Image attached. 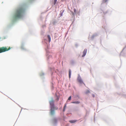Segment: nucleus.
<instances>
[{
  "mask_svg": "<svg viewBox=\"0 0 126 126\" xmlns=\"http://www.w3.org/2000/svg\"><path fill=\"white\" fill-rule=\"evenodd\" d=\"M59 98L58 97L57 99V101H58L59 100Z\"/></svg>",
  "mask_w": 126,
  "mask_h": 126,
  "instance_id": "nucleus-18",
  "label": "nucleus"
},
{
  "mask_svg": "<svg viewBox=\"0 0 126 126\" xmlns=\"http://www.w3.org/2000/svg\"><path fill=\"white\" fill-rule=\"evenodd\" d=\"M71 71L70 69L69 70V78H71Z\"/></svg>",
  "mask_w": 126,
  "mask_h": 126,
  "instance_id": "nucleus-6",
  "label": "nucleus"
},
{
  "mask_svg": "<svg viewBox=\"0 0 126 126\" xmlns=\"http://www.w3.org/2000/svg\"><path fill=\"white\" fill-rule=\"evenodd\" d=\"M47 37L48 39L49 42H50V40H51L50 37L49 35H47Z\"/></svg>",
  "mask_w": 126,
  "mask_h": 126,
  "instance_id": "nucleus-10",
  "label": "nucleus"
},
{
  "mask_svg": "<svg viewBox=\"0 0 126 126\" xmlns=\"http://www.w3.org/2000/svg\"><path fill=\"white\" fill-rule=\"evenodd\" d=\"M76 121V120H72L69 121V122L72 123H74Z\"/></svg>",
  "mask_w": 126,
  "mask_h": 126,
  "instance_id": "nucleus-9",
  "label": "nucleus"
},
{
  "mask_svg": "<svg viewBox=\"0 0 126 126\" xmlns=\"http://www.w3.org/2000/svg\"><path fill=\"white\" fill-rule=\"evenodd\" d=\"M71 103H72L79 104L80 103V102L79 101H76L72 102H71Z\"/></svg>",
  "mask_w": 126,
  "mask_h": 126,
  "instance_id": "nucleus-8",
  "label": "nucleus"
},
{
  "mask_svg": "<svg viewBox=\"0 0 126 126\" xmlns=\"http://www.w3.org/2000/svg\"><path fill=\"white\" fill-rule=\"evenodd\" d=\"M66 106V104H65L64 107L63 109V111H64L65 110V109Z\"/></svg>",
  "mask_w": 126,
  "mask_h": 126,
  "instance_id": "nucleus-13",
  "label": "nucleus"
},
{
  "mask_svg": "<svg viewBox=\"0 0 126 126\" xmlns=\"http://www.w3.org/2000/svg\"><path fill=\"white\" fill-rule=\"evenodd\" d=\"M49 103L51 108H54V100L52 98L51 100L49 101Z\"/></svg>",
  "mask_w": 126,
  "mask_h": 126,
  "instance_id": "nucleus-3",
  "label": "nucleus"
},
{
  "mask_svg": "<svg viewBox=\"0 0 126 126\" xmlns=\"http://www.w3.org/2000/svg\"><path fill=\"white\" fill-rule=\"evenodd\" d=\"M10 49V47H9L8 48L5 47H0V53L8 51Z\"/></svg>",
  "mask_w": 126,
  "mask_h": 126,
  "instance_id": "nucleus-2",
  "label": "nucleus"
},
{
  "mask_svg": "<svg viewBox=\"0 0 126 126\" xmlns=\"http://www.w3.org/2000/svg\"><path fill=\"white\" fill-rule=\"evenodd\" d=\"M57 0H54V2L55 3H54V4H55L57 2Z\"/></svg>",
  "mask_w": 126,
  "mask_h": 126,
  "instance_id": "nucleus-17",
  "label": "nucleus"
},
{
  "mask_svg": "<svg viewBox=\"0 0 126 126\" xmlns=\"http://www.w3.org/2000/svg\"><path fill=\"white\" fill-rule=\"evenodd\" d=\"M107 0H103V1L104 2H106Z\"/></svg>",
  "mask_w": 126,
  "mask_h": 126,
  "instance_id": "nucleus-16",
  "label": "nucleus"
},
{
  "mask_svg": "<svg viewBox=\"0 0 126 126\" xmlns=\"http://www.w3.org/2000/svg\"><path fill=\"white\" fill-rule=\"evenodd\" d=\"M24 11V9L22 7L18 8L16 10L14 16L15 19H17L20 18L22 16Z\"/></svg>",
  "mask_w": 126,
  "mask_h": 126,
  "instance_id": "nucleus-1",
  "label": "nucleus"
},
{
  "mask_svg": "<svg viewBox=\"0 0 126 126\" xmlns=\"http://www.w3.org/2000/svg\"><path fill=\"white\" fill-rule=\"evenodd\" d=\"M77 80L78 81L80 84L83 83L84 85H85V84L83 83L82 80V79L80 76L78 77L77 79Z\"/></svg>",
  "mask_w": 126,
  "mask_h": 126,
  "instance_id": "nucleus-4",
  "label": "nucleus"
},
{
  "mask_svg": "<svg viewBox=\"0 0 126 126\" xmlns=\"http://www.w3.org/2000/svg\"><path fill=\"white\" fill-rule=\"evenodd\" d=\"M74 11L75 13H76V10L75 9H74Z\"/></svg>",
  "mask_w": 126,
  "mask_h": 126,
  "instance_id": "nucleus-15",
  "label": "nucleus"
},
{
  "mask_svg": "<svg viewBox=\"0 0 126 126\" xmlns=\"http://www.w3.org/2000/svg\"><path fill=\"white\" fill-rule=\"evenodd\" d=\"M51 108V109H54V110H57L58 109V108L57 107H55V106H54V108Z\"/></svg>",
  "mask_w": 126,
  "mask_h": 126,
  "instance_id": "nucleus-12",
  "label": "nucleus"
},
{
  "mask_svg": "<svg viewBox=\"0 0 126 126\" xmlns=\"http://www.w3.org/2000/svg\"><path fill=\"white\" fill-rule=\"evenodd\" d=\"M71 96H70L68 98V100H71Z\"/></svg>",
  "mask_w": 126,
  "mask_h": 126,
  "instance_id": "nucleus-14",
  "label": "nucleus"
},
{
  "mask_svg": "<svg viewBox=\"0 0 126 126\" xmlns=\"http://www.w3.org/2000/svg\"><path fill=\"white\" fill-rule=\"evenodd\" d=\"M52 109H52L51 108L50 113L52 115H53L54 113V110H52Z\"/></svg>",
  "mask_w": 126,
  "mask_h": 126,
  "instance_id": "nucleus-7",
  "label": "nucleus"
},
{
  "mask_svg": "<svg viewBox=\"0 0 126 126\" xmlns=\"http://www.w3.org/2000/svg\"><path fill=\"white\" fill-rule=\"evenodd\" d=\"M90 93V91L89 90H87L85 92V94H87Z\"/></svg>",
  "mask_w": 126,
  "mask_h": 126,
  "instance_id": "nucleus-11",
  "label": "nucleus"
},
{
  "mask_svg": "<svg viewBox=\"0 0 126 126\" xmlns=\"http://www.w3.org/2000/svg\"><path fill=\"white\" fill-rule=\"evenodd\" d=\"M87 50L86 49H84L83 52V54L82 56V57H83L85 56L87 53Z\"/></svg>",
  "mask_w": 126,
  "mask_h": 126,
  "instance_id": "nucleus-5",
  "label": "nucleus"
}]
</instances>
